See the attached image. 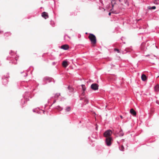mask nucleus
<instances>
[{
	"label": "nucleus",
	"mask_w": 159,
	"mask_h": 159,
	"mask_svg": "<svg viewBox=\"0 0 159 159\" xmlns=\"http://www.w3.org/2000/svg\"><path fill=\"white\" fill-rule=\"evenodd\" d=\"M141 79L143 81H145L147 80V77L145 75L143 74L141 76Z\"/></svg>",
	"instance_id": "9"
},
{
	"label": "nucleus",
	"mask_w": 159,
	"mask_h": 159,
	"mask_svg": "<svg viewBox=\"0 0 159 159\" xmlns=\"http://www.w3.org/2000/svg\"><path fill=\"white\" fill-rule=\"evenodd\" d=\"M130 113L133 116H135L136 115V112L133 109H131L130 111Z\"/></svg>",
	"instance_id": "7"
},
{
	"label": "nucleus",
	"mask_w": 159,
	"mask_h": 159,
	"mask_svg": "<svg viewBox=\"0 0 159 159\" xmlns=\"http://www.w3.org/2000/svg\"><path fill=\"white\" fill-rule=\"evenodd\" d=\"M56 102V100H54V102H53V103H54L55 102Z\"/></svg>",
	"instance_id": "24"
},
{
	"label": "nucleus",
	"mask_w": 159,
	"mask_h": 159,
	"mask_svg": "<svg viewBox=\"0 0 159 159\" xmlns=\"http://www.w3.org/2000/svg\"><path fill=\"white\" fill-rule=\"evenodd\" d=\"M84 95V91H83L82 93V95Z\"/></svg>",
	"instance_id": "21"
},
{
	"label": "nucleus",
	"mask_w": 159,
	"mask_h": 159,
	"mask_svg": "<svg viewBox=\"0 0 159 159\" xmlns=\"http://www.w3.org/2000/svg\"><path fill=\"white\" fill-rule=\"evenodd\" d=\"M112 139L111 137H108L106 138V144L108 146H110L111 144V141Z\"/></svg>",
	"instance_id": "3"
},
{
	"label": "nucleus",
	"mask_w": 159,
	"mask_h": 159,
	"mask_svg": "<svg viewBox=\"0 0 159 159\" xmlns=\"http://www.w3.org/2000/svg\"><path fill=\"white\" fill-rule=\"evenodd\" d=\"M42 16L45 19H46L48 17L47 13L45 12H43L42 13Z\"/></svg>",
	"instance_id": "5"
},
{
	"label": "nucleus",
	"mask_w": 159,
	"mask_h": 159,
	"mask_svg": "<svg viewBox=\"0 0 159 159\" xmlns=\"http://www.w3.org/2000/svg\"><path fill=\"white\" fill-rule=\"evenodd\" d=\"M84 100L85 101V102H86V103H87L88 102V99H84Z\"/></svg>",
	"instance_id": "19"
},
{
	"label": "nucleus",
	"mask_w": 159,
	"mask_h": 159,
	"mask_svg": "<svg viewBox=\"0 0 159 159\" xmlns=\"http://www.w3.org/2000/svg\"><path fill=\"white\" fill-rule=\"evenodd\" d=\"M118 134L119 136H123L124 135V133H123L121 130L118 133Z\"/></svg>",
	"instance_id": "11"
},
{
	"label": "nucleus",
	"mask_w": 159,
	"mask_h": 159,
	"mask_svg": "<svg viewBox=\"0 0 159 159\" xmlns=\"http://www.w3.org/2000/svg\"><path fill=\"white\" fill-rule=\"evenodd\" d=\"M148 8L149 9H150V10H151L152 9H156V7L155 6H154L152 7H148Z\"/></svg>",
	"instance_id": "14"
},
{
	"label": "nucleus",
	"mask_w": 159,
	"mask_h": 159,
	"mask_svg": "<svg viewBox=\"0 0 159 159\" xmlns=\"http://www.w3.org/2000/svg\"><path fill=\"white\" fill-rule=\"evenodd\" d=\"M114 51H117L118 53H119L120 52V51H119V50L118 49H117V48H115L114 49Z\"/></svg>",
	"instance_id": "17"
},
{
	"label": "nucleus",
	"mask_w": 159,
	"mask_h": 159,
	"mask_svg": "<svg viewBox=\"0 0 159 159\" xmlns=\"http://www.w3.org/2000/svg\"><path fill=\"white\" fill-rule=\"evenodd\" d=\"M120 118H121V119H122V118H123V117H122V116L120 115Z\"/></svg>",
	"instance_id": "22"
},
{
	"label": "nucleus",
	"mask_w": 159,
	"mask_h": 159,
	"mask_svg": "<svg viewBox=\"0 0 159 159\" xmlns=\"http://www.w3.org/2000/svg\"><path fill=\"white\" fill-rule=\"evenodd\" d=\"M62 65L64 67H66L68 66V64L67 61H63Z\"/></svg>",
	"instance_id": "8"
},
{
	"label": "nucleus",
	"mask_w": 159,
	"mask_h": 159,
	"mask_svg": "<svg viewBox=\"0 0 159 159\" xmlns=\"http://www.w3.org/2000/svg\"><path fill=\"white\" fill-rule=\"evenodd\" d=\"M71 110L70 107H67V108L66 109V111H67L68 112L69 111Z\"/></svg>",
	"instance_id": "13"
},
{
	"label": "nucleus",
	"mask_w": 159,
	"mask_h": 159,
	"mask_svg": "<svg viewBox=\"0 0 159 159\" xmlns=\"http://www.w3.org/2000/svg\"><path fill=\"white\" fill-rule=\"evenodd\" d=\"M82 88V90L83 91H84L86 89V88L84 85L82 84L81 85Z\"/></svg>",
	"instance_id": "12"
},
{
	"label": "nucleus",
	"mask_w": 159,
	"mask_h": 159,
	"mask_svg": "<svg viewBox=\"0 0 159 159\" xmlns=\"http://www.w3.org/2000/svg\"><path fill=\"white\" fill-rule=\"evenodd\" d=\"M155 91L157 92L159 91V85L157 84L154 87Z\"/></svg>",
	"instance_id": "10"
},
{
	"label": "nucleus",
	"mask_w": 159,
	"mask_h": 159,
	"mask_svg": "<svg viewBox=\"0 0 159 159\" xmlns=\"http://www.w3.org/2000/svg\"><path fill=\"white\" fill-rule=\"evenodd\" d=\"M84 95V91H83L82 93V95Z\"/></svg>",
	"instance_id": "20"
},
{
	"label": "nucleus",
	"mask_w": 159,
	"mask_h": 159,
	"mask_svg": "<svg viewBox=\"0 0 159 159\" xmlns=\"http://www.w3.org/2000/svg\"><path fill=\"white\" fill-rule=\"evenodd\" d=\"M112 133V131L111 130L109 129L106 131L104 133L103 135L105 137L107 138L111 137L110 136H111Z\"/></svg>",
	"instance_id": "2"
},
{
	"label": "nucleus",
	"mask_w": 159,
	"mask_h": 159,
	"mask_svg": "<svg viewBox=\"0 0 159 159\" xmlns=\"http://www.w3.org/2000/svg\"><path fill=\"white\" fill-rule=\"evenodd\" d=\"M91 88L93 90H97L98 89V85L96 84H93L91 85Z\"/></svg>",
	"instance_id": "4"
},
{
	"label": "nucleus",
	"mask_w": 159,
	"mask_h": 159,
	"mask_svg": "<svg viewBox=\"0 0 159 159\" xmlns=\"http://www.w3.org/2000/svg\"><path fill=\"white\" fill-rule=\"evenodd\" d=\"M120 150L122 151H124V148L123 145H121L120 148Z\"/></svg>",
	"instance_id": "16"
},
{
	"label": "nucleus",
	"mask_w": 159,
	"mask_h": 159,
	"mask_svg": "<svg viewBox=\"0 0 159 159\" xmlns=\"http://www.w3.org/2000/svg\"><path fill=\"white\" fill-rule=\"evenodd\" d=\"M60 93H57L56 94L54 97L55 98H57L60 96Z\"/></svg>",
	"instance_id": "15"
},
{
	"label": "nucleus",
	"mask_w": 159,
	"mask_h": 159,
	"mask_svg": "<svg viewBox=\"0 0 159 159\" xmlns=\"http://www.w3.org/2000/svg\"><path fill=\"white\" fill-rule=\"evenodd\" d=\"M61 49H63L66 50L68 49L69 48V47L68 45H66V44H65V45H62L61 46Z\"/></svg>",
	"instance_id": "6"
},
{
	"label": "nucleus",
	"mask_w": 159,
	"mask_h": 159,
	"mask_svg": "<svg viewBox=\"0 0 159 159\" xmlns=\"http://www.w3.org/2000/svg\"><path fill=\"white\" fill-rule=\"evenodd\" d=\"M68 89L70 90L71 91H72V88L70 86H69V87H68Z\"/></svg>",
	"instance_id": "18"
},
{
	"label": "nucleus",
	"mask_w": 159,
	"mask_h": 159,
	"mask_svg": "<svg viewBox=\"0 0 159 159\" xmlns=\"http://www.w3.org/2000/svg\"><path fill=\"white\" fill-rule=\"evenodd\" d=\"M88 38L90 40L91 44L93 46H94L97 42L96 38L95 35L93 34H90L88 36Z\"/></svg>",
	"instance_id": "1"
},
{
	"label": "nucleus",
	"mask_w": 159,
	"mask_h": 159,
	"mask_svg": "<svg viewBox=\"0 0 159 159\" xmlns=\"http://www.w3.org/2000/svg\"><path fill=\"white\" fill-rule=\"evenodd\" d=\"M58 107H59V108H61L59 106H58Z\"/></svg>",
	"instance_id": "25"
},
{
	"label": "nucleus",
	"mask_w": 159,
	"mask_h": 159,
	"mask_svg": "<svg viewBox=\"0 0 159 159\" xmlns=\"http://www.w3.org/2000/svg\"><path fill=\"white\" fill-rule=\"evenodd\" d=\"M108 15H109L110 16L111 15V12H109V14H108Z\"/></svg>",
	"instance_id": "23"
}]
</instances>
